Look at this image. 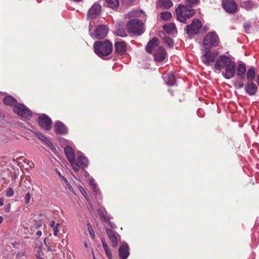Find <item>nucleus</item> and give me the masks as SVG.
I'll use <instances>...</instances> for the list:
<instances>
[{"instance_id": "obj_1", "label": "nucleus", "mask_w": 259, "mask_h": 259, "mask_svg": "<svg viewBox=\"0 0 259 259\" xmlns=\"http://www.w3.org/2000/svg\"><path fill=\"white\" fill-rule=\"evenodd\" d=\"M214 70L217 72H220L222 70L223 76L229 79L235 75L236 73L235 63L229 57L222 55L215 60L213 66Z\"/></svg>"}, {"instance_id": "obj_2", "label": "nucleus", "mask_w": 259, "mask_h": 259, "mask_svg": "<svg viewBox=\"0 0 259 259\" xmlns=\"http://www.w3.org/2000/svg\"><path fill=\"white\" fill-rule=\"evenodd\" d=\"M64 152L68 160L75 171L77 172L80 168H85L88 166V159L82 156L80 151H77L75 153L73 148L67 146L65 147Z\"/></svg>"}, {"instance_id": "obj_3", "label": "nucleus", "mask_w": 259, "mask_h": 259, "mask_svg": "<svg viewBox=\"0 0 259 259\" xmlns=\"http://www.w3.org/2000/svg\"><path fill=\"white\" fill-rule=\"evenodd\" d=\"M94 49L95 53L100 58L105 59L112 52V44L108 40L95 42Z\"/></svg>"}, {"instance_id": "obj_4", "label": "nucleus", "mask_w": 259, "mask_h": 259, "mask_svg": "<svg viewBox=\"0 0 259 259\" xmlns=\"http://www.w3.org/2000/svg\"><path fill=\"white\" fill-rule=\"evenodd\" d=\"M194 13L193 10L184 5H180L176 9L177 18L182 22H185L186 19L192 17Z\"/></svg>"}, {"instance_id": "obj_5", "label": "nucleus", "mask_w": 259, "mask_h": 259, "mask_svg": "<svg viewBox=\"0 0 259 259\" xmlns=\"http://www.w3.org/2000/svg\"><path fill=\"white\" fill-rule=\"evenodd\" d=\"M127 27L128 31L134 34L140 35L144 32L143 23L139 19L131 20L128 22Z\"/></svg>"}, {"instance_id": "obj_6", "label": "nucleus", "mask_w": 259, "mask_h": 259, "mask_svg": "<svg viewBox=\"0 0 259 259\" xmlns=\"http://www.w3.org/2000/svg\"><path fill=\"white\" fill-rule=\"evenodd\" d=\"M217 52L212 51L208 48H205L202 52L201 59L203 63L206 66H211L217 59Z\"/></svg>"}, {"instance_id": "obj_7", "label": "nucleus", "mask_w": 259, "mask_h": 259, "mask_svg": "<svg viewBox=\"0 0 259 259\" xmlns=\"http://www.w3.org/2000/svg\"><path fill=\"white\" fill-rule=\"evenodd\" d=\"M14 112L22 118L29 119L32 116L31 111L24 105L18 104L14 108Z\"/></svg>"}, {"instance_id": "obj_8", "label": "nucleus", "mask_w": 259, "mask_h": 259, "mask_svg": "<svg viewBox=\"0 0 259 259\" xmlns=\"http://www.w3.org/2000/svg\"><path fill=\"white\" fill-rule=\"evenodd\" d=\"M219 42V37L214 32H210L205 37L203 44L205 48L217 46Z\"/></svg>"}, {"instance_id": "obj_9", "label": "nucleus", "mask_w": 259, "mask_h": 259, "mask_svg": "<svg viewBox=\"0 0 259 259\" xmlns=\"http://www.w3.org/2000/svg\"><path fill=\"white\" fill-rule=\"evenodd\" d=\"M108 32V28L105 25H100L97 27L94 33L91 35L96 39H102L105 37Z\"/></svg>"}, {"instance_id": "obj_10", "label": "nucleus", "mask_w": 259, "mask_h": 259, "mask_svg": "<svg viewBox=\"0 0 259 259\" xmlns=\"http://www.w3.org/2000/svg\"><path fill=\"white\" fill-rule=\"evenodd\" d=\"M201 26L202 24L199 20H193L190 25L187 26V33L189 35L195 34L198 32V31Z\"/></svg>"}, {"instance_id": "obj_11", "label": "nucleus", "mask_w": 259, "mask_h": 259, "mask_svg": "<svg viewBox=\"0 0 259 259\" xmlns=\"http://www.w3.org/2000/svg\"><path fill=\"white\" fill-rule=\"evenodd\" d=\"M38 122L40 126L46 130H49L52 127L51 119L46 114L40 116L38 118Z\"/></svg>"}, {"instance_id": "obj_12", "label": "nucleus", "mask_w": 259, "mask_h": 259, "mask_svg": "<svg viewBox=\"0 0 259 259\" xmlns=\"http://www.w3.org/2000/svg\"><path fill=\"white\" fill-rule=\"evenodd\" d=\"M223 6L225 10L229 13H234L236 12L237 7L234 0L223 1Z\"/></svg>"}, {"instance_id": "obj_13", "label": "nucleus", "mask_w": 259, "mask_h": 259, "mask_svg": "<svg viewBox=\"0 0 259 259\" xmlns=\"http://www.w3.org/2000/svg\"><path fill=\"white\" fill-rule=\"evenodd\" d=\"M101 11V6L97 3H95L88 11V18L89 19L96 18L100 14Z\"/></svg>"}, {"instance_id": "obj_14", "label": "nucleus", "mask_w": 259, "mask_h": 259, "mask_svg": "<svg viewBox=\"0 0 259 259\" xmlns=\"http://www.w3.org/2000/svg\"><path fill=\"white\" fill-rule=\"evenodd\" d=\"M130 247L128 244L123 242L120 245L119 250V256L120 259H127L130 255Z\"/></svg>"}, {"instance_id": "obj_15", "label": "nucleus", "mask_w": 259, "mask_h": 259, "mask_svg": "<svg viewBox=\"0 0 259 259\" xmlns=\"http://www.w3.org/2000/svg\"><path fill=\"white\" fill-rule=\"evenodd\" d=\"M166 52L162 47H158L154 53V60L157 62H161L165 59Z\"/></svg>"}, {"instance_id": "obj_16", "label": "nucleus", "mask_w": 259, "mask_h": 259, "mask_svg": "<svg viewBox=\"0 0 259 259\" xmlns=\"http://www.w3.org/2000/svg\"><path fill=\"white\" fill-rule=\"evenodd\" d=\"M106 232L111 241L112 246L116 247L118 244V237H119V235L114 231L109 228L106 229Z\"/></svg>"}, {"instance_id": "obj_17", "label": "nucleus", "mask_w": 259, "mask_h": 259, "mask_svg": "<svg viewBox=\"0 0 259 259\" xmlns=\"http://www.w3.org/2000/svg\"><path fill=\"white\" fill-rule=\"evenodd\" d=\"M159 46V40L156 37L153 38L149 41L146 46V51L148 53H151L153 51H156Z\"/></svg>"}, {"instance_id": "obj_18", "label": "nucleus", "mask_w": 259, "mask_h": 259, "mask_svg": "<svg viewBox=\"0 0 259 259\" xmlns=\"http://www.w3.org/2000/svg\"><path fill=\"white\" fill-rule=\"evenodd\" d=\"M115 49L116 52L120 55L126 53V45L123 41L116 42L115 43Z\"/></svg>"}, {"instance_id": "obj_19", "label": "nucleus", "mask_w": 259, "mask_h": 259, "mask_svg": "<svg viewBox=\"0 0 259 259\" xmlns=\"http://www.w3.org/2000/svg\"><path fill=\"white\" fill-rule=\"evenodd\" d=\"M163 78L168 85H174L176 83V79L174 74L172 73L164 74L163 76Z\"/></svg>"}, {"instance_id": "obj_20", "label": "nucleus", "mask_w": 259, "mask_h": 259, "mask_svg": "<svg viewBox=\"0 0 259 259\" xmlns=\"http://www.w3.org/2000/svg\"><path fill=\"white\" fill-rule=\"evenodd\" d=\"M54 128L55 132L58 134H64L67 133V128L63 123L59 121L55 123Z\"/></svg>"}, {"instance_id": "obj_21", "label": "nucleus", "mask_w": 259, "mask_h": 259, "mask_svg": "<svg viewBox=\"0 0 259 259\" xmlns=\"http://www.w3.org/2000/svg\"><path fill=\"white\" fill-rule=\"evenodd\" d=\"M257 87L254 83H247L245 88V91L249 95H253L256 93Z\"/></svg>"}, {"instance_id": "obj_22", "label": "nucleus", "mask_w": 259, "mask_h": 259, "mask_svg": "<svg viewBox=\"0 0 259 259\" xmlns=\"http://www.w3.org/2000/svg\"><path fill=\"white\" fill-rule=\"evenodd\" d=\"M172 6L171 0H158L157 2L158 7H163L165 9H168Z\"/></svg>"}, {"instance_id": "obj_23", "label": "nucleus", "mask_w": 259, "mask_h": 259, "mask_svg": "<svg viewBox=\"0 0 259 259\" xmlns=\"http://www.w3.org/2000/svg\"><path fill=\"white\" fill-rule=\"evenodd\" d=\"M240 6L246 10H249L252 8H256L257 7L256 4H254L250 1L242 2L240 4Z\"/></svg>"}, {"instance_id": "obj_24", "label": "nucleus", "mask_w": 259, "mask_h": 259, "mask_svg": "<svg viewBox=\"0 0 259 259\" xmlns=\"http://www.w3.org/2000/svg\"><path fill=\"white\" fill-rule=\"evenodd\" d=\"M3 102L5 104L8 106H14L16 105V100L11 96H9L5 97L3 99Z\"/></svg>"}, {"instance_id": "obj_25", "label": "nucleus", "mask_w": 259, "mask_h": 259, "mask_svg": "<svg viewBox=\"0 0 259 259\" xmlns=\"http://www.w3.org/2000/svg\"><path fill=\"white\" fill-rule=\"evenodd\" d=\"M255 75V68L253 67L249 68L246 73V78L249 81H252L254 78Z\"/></svg>"}, {"instance_id": "obj_26", "label": "nucleus", "mask_w": 259, "mask_h": 259, "mask_svg": "<svg viewBox=\"0 0 259 259\" xmlns=\"http://www.w3.org/2000/svg\"><path fill=\"white\" fill-rule=\"evenodd\" d=\"M246 70V66L244 64H239L237 69V75L240 77H244Z\"/></svg>"}, {"instance_id": "obj_27", "label": "nucleus", "mask_w": 259, "mask_h": 259, "mask_svg": "<svg viewBox=\"0 0 259 259\" xmlns=\"http://www.w3.org/2000/svg\"><path fill=\"white\" fill-rule=\"evenodd\" d=\"M163 29L167 33L173 32L176 30V26L174 23H169L163 26Z\"/></svg>"}, {"instance_id": "obj_28", "label": "nucleus", "mask_w": 259, "mask_h": 259, "mask_svg": "<svg viewBox=\"0 0 259 259\" xmlns=\"http://www.w3.org/2000/svg\"><path fill=\"white\" fill-rule=\"evenodd\" d=\"M50 226L53 230L54 235L55 236H58V232L59 231L58 230V227L60 226V224L56 223L54 221H51L50 222Z\"/></svg>"}, {"instance_id": "obj_29", "label": "nucleus", "mask_w": 259, "mask_h": 259, "mask_svg": "<svg viewBox=\"0 0 259 259\" xmlns=\"http://www.w3.org/2000/svg\"><path fill=\"white\" fill-rule=\"evenodd\" d=\"M107 6L111 8L115 9L119 5L118 0H106Z\"/></svg>"}, {"instance_id": "obj_30", "label": "nucleus", "mask_w": 259, "mask_h": 259, "mask_svg": "<svg viewBox=\"0 0 259 259\" xmlns=\"http://www.w3.org/2000/svg\"><path fill=\"white\" fill-rule=\"evenodd\" d=\"M161 18L164 20H169L171 17V14L169 12H164L161 13Z\"/></svg>"}, {"instance_id": "obj_31", "label": "nucleus", "mask_w": 259, "mask_h": 259, "mask_svg": "<svg viewBox=\"0 0 259 259\" xmlns=\"http://www.w3.org/2000/svg\"><path fill=\"white\" fill-rule=\"evenodd\" d=\"M36 136L41 141L46 143V144L49 145L51 143L50 141L43 134L40 133H36L35 134Z\"/></svg>"}, {"instance_id": "obj_32", "label": "nucleus", "mask_w": 259, "mask_h": 259, "mask_svg": "<svg viewBox=\"0 0 259 259\" xmlns=\"http://www.w3.org/2000/svg\"><path fill=\"white\" fill-rule=\"evenodd\" d=\"M89 181L90 182V185L91 187L92 190L94 191L97 192V185L95 183V181L94 179L92 178H89Z\"/></svg>"}, {"instance_id": "obj_33", "label": "nucleus", "mask_w": 259, "mask_h": 259, "mask_svg": "<svg viewBox=\"0 0 259 259\" xmlns=\"http://www.w3.org/2000/svg\"><path fill=\"white\" fill-rule=\"evenodd\" d=\"M14 190L12 188H8L6 192V195L8 197H11L14 195Z\"/></svg>"}, {"instance_id": "obj_34", "label": "nucleus", "mask_w": 259, "mask_h": 259, "mask_svg": "<svg viewBox=\"0 0 259 259\" xmlns=\"http://www.w3.org/2000/svg\"><path fill=\"white\" fill-rule=\"evenodd\" d=\"M190 6H194L199 3V0H185Z\"/></svg>"}, {"instance_id": "obj_35", "label": "nucleus", "mask_w": 259, "mask_h": 259, "mask_svg": "<svg viewBox=\"0 0 259 259\" xmlns=\"http://www.w3.org/2000/svg\"><path fill=\"white\" fill-rule=\"evenodd\" d=\"M88 226L90 234L92 238L93 239H94L95 237V234H94V231L93 230V229L92 228V226H91V225L90 224H88Z\"/></svg>"}, {"instance_id": "obj_36", "label": "nucleus", "mask_w": 259, "mask_h": 259, "mask_svg": "<svg viewBox=\"0 0 259 259\" xmlns=\"http://www.w3.org/2000/svg\"><path fill=\"white\" fill-rule=\"evenodd\" d=\"M165 42L167 44L168 46H172L174 41L172 39L169 37H166L165 39Z\"/></svg>"}, {"instance_id": "obj_37", "label": "nucleus", "mask_w": 259, "mask_h": 259, "mask_svg": "<svg viewBox=\"0 0 259 259\" xmlns=\"http://www.w3.org/2000/svg\"><path fill=\"white\" fill-rule=\"evenodd\" d=\"M30 194L29 192H28L26 193V194L25 196V198H24L25 203L26 204H28L30 202Z\"/></svg>"}, {"instance_id": "obj_38", "label": "nucleus", "mask_w": 259, "mask_h": 259, "mask_svg": "<svg viewBox=\"0 0 259 259\" xmlns=\"http://www.w3.org/2000/svg\"><path fill=\"white\" fill-rule=\"evenodd\" d=\"M116 33L118 35L121 36V37H124L126 35L125 32L124 31L122 30L119 29L117 31Z\"/></svg>"}, {"instance_id": "obj_39", "label": "nucleus", "mask_w": 259, "mask_h": 259, "mask_svg": "<svg viewBox=\"0 0 259 259\" xmlns=\"http://www.w3.org/2000/svg\"><path fill=\"white\" fill-rule=\"evenodd\" d=\"M80 191L81 193V194L85 197V198H86L87 201H89V198H88L87 197V193L85 190H84V189L83 187H81L80 188Z\"/></svg>"}, {"instance_id": "obj_40", "label": "nucleus", "mask_w": 259, "mask_h": 259, "mask_svg": "<svg viewBox=\"0 0 259 259\" xmlns=\"http://www.w3.org/2000/svg\"><path fill=\"white\" fill-rule=\"evenodd\" d=\"M105 251V253L107 256V257L109 258V259H111V257H112V254H111V253L110 252L109 249V248L108 247H107L106 248H104Z\"/></svg>"}, {"instance_id": "obj_41", "label": "nucleus", "mask_w": 259, "mask_h": 259, "mask_svg": "<svg viewBox=\"0 0 259 259\" xmlns=\"http://www.w3.org/2000/svg\"><path fill=\"white\" fill-rule=\"evenodd\" d=\"M121 2L124 5H130L132 4L133 0H120Z\"/></svg>"}, {"instance_id": "obj_42", "label": "nucleus", "mask_w": 259, "mask_h": 259, "mask_svg": "<svg viewBox=\"0 0 259 259\" xmlns=\"http://www.w3.org/2000/svg\"><path fill=\"white\" fill-rule=\"evenodd\" d=\"M244 28L246 31L248 30L250 28V24L249 22H247L243 25Z\"/></svg>"}, {"instance_id": "obj_43", "label": "nucleus", "mask_w": 259, "mask_h": 259, "mask_svg": "<svg viewBox=\"0 0 259 259\" xmlns=\"http://www.w3.org/2000/svg\"><path fill=\"white\" fill-rule=\"evenodd\" d=\"M11 205L10 204H8L5 207V210L6 212H9L10 210Z\"/></svg>"}, {"instance_id": "obj_44", "label": "nucleus", "mask_w": 259, "mask_h": 259, "mask_svg": "<svg viewBox=\"0 0 259 259\" xmlns=\"http://www.w3.org/2000/svg\"><path fill=\"white\" fill-rule=\"evenodd\" d=\"M102 243L103 248H106L107 247H108V246L104 240H102Z\"/></svg>"}, {"instance_id": "obj_45", "label": "nucleus", "mask_w": 259, "mask_h": 259, "mask_svg": "<svg viewBox=\"0 0 259 259\" xmlns=\"http://www.w3.org/2000/svg\"><path fill=\"white\" fill-rule=\"evenodd\" d=\"M41 234H42V233L40 231H38L36 233V235L37 237H40L41 235Z\"/></svg>"}, {"instance_id": "obj_46", "label": "nucleus", "mask_w": 259, "mask_h": 259, "mask_svg": "<svg viewBox=\"0 0 259 259\" xmlns=\"http://www.w3.org/2000/svg\"><path fill=\"white\" fill-rule=\"evenodd\" d=\"M84 247H85V248L87 249H89V246L88 245V244H87V242H84Z\"/></svg>"}, {"instance_id": "obj_47", "label": "nucleus", "mask_w": 259, "mask_h": 259, "mask_svg": "<svg viewBox=\"0 0 259 259\" xmlns=\"http://www.w3.org/2000/svg\"><path fill=\"white\" fill-rule=\"evenodd\" d=\"M3 204H4L3 199V198H1L0 199V205L2 206Z\"/></svg>"}, {"instance_id": "obj_48", "label": "nucleus", "mask_w": 259, "mask_h": 259, "mask_svg": "<svg viewBox=\"0 0 259 259\" xmlns=\"http://www.w3.org/2000/svg\"><path fill=\"white\" fill-rule=\"evenodd\" d=\"M109 225H110V227H111V228H115V225L114 224H112L111 223H109Z\"/></svg>"}, {"instance_id": "obj_49", "label": "nucleus", "mask_w": 259, "mask_h": 259, "mask_svg": "<svg viewBox=\"0 0 259 259\" xmlns=\"http://www.w3.org/2000/svg\"><path fill=\"white\" fill-rule=\"evenodd\" d=\"M238 87L239 88H242L243 87V84L242 83H239Z\"/></svg>"}, {"instance_id": "obj_50", "label": "nucleus", "mask_w": 259, "mask_h": 259, "mask_svg": "<svg viewBox=\"0 0 259 259\" xmlns=\"http://www.w3.org/2000/svg\"><path fill=\"white\" fill-rule=\"evenodd\" d=\"M3 221V218L2 217L0 216V224L2 223Z\"/></svg>"}, {"instance_id": "obj_51", "label": "nucleus", "mask_w": 259, "mask_h": 259, "mask_svg": "<svg viewBox=\"0 0 259 259\" xmlns=\"http://www.w3.org/2000/svg\"><path fill=\"white\" fill-rule=\"evenodd\" d=\"M203 29L205 30V31H207L208 30V27H204L203 28Z\"/></svg>"}, {"instance_id": "obj_52", "label": "nucleus", "mask_w": 259, "mask_h": 259, "mask_svg": "<svg viewBox=\"0 0 259 259\" xmlns=\"http://www.w3.org/2000/svg\"><path fill=\"white\" fill-rule=\"evenodd\" d=\"M257 83L258 85H259V75L257 77Z\"/></svg>"}, {"instance_id": "obj_53", "label": "nucleus", "mask_w": 259, "mask_h": 259, "mask_svg": "<svg viewBox=\"0 0 259 259\" xmlns=\"http://www.w3.org/2000/svg\"><path fill=\"white\" fill-rule=\"evenodd\" d=\"M68 188L70 190L71 189V186L69 184H67Z\"/></svg>"}, {"instance_id": "obj_54", "label": "nucleus", "mask_w": 259, "mask_h": 259, "mask_svg": "<svg viewBox=\"0 0 259 259\" xmlns=\"http://www.w3.org/2000/svg\"><path fill=\"white\" fill-rule=\"evenodd\" d=\"M73 1L75 2H79L81 1L82 0H73Z\"/></svg>"}, {"instance_id": "obj_55", "label": "nucleus", "mask_w": 259, "mask_h": 259, "mask_svg": "<svg viewBox=\"0 0 259 259\" xmlns=\"http://www.w3.org/2000/svg\"><path fill=\"white\" fill-rule=\"evenodd\" d=\"M19 255H20V253H17V257H19Z\"/></svg>"}]
</instances>
